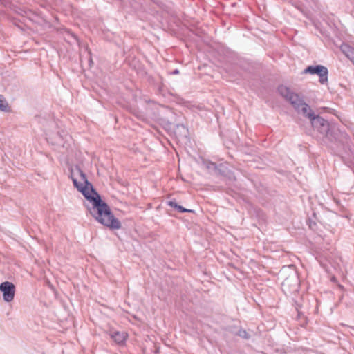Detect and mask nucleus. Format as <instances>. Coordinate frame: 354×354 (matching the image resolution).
I'll return each instance as SVG.
<instances>
[{
	"label": "nucleus",
	"mask_w": 354,
	"mask_h": 354,
	"mask_svg": "<svg viewBox=\"0 0 354 354\" xmlns=\"http://www.w3.org/2000/svg\"><path fill=\"white\" fill-rule=\"evenodd\" d=\"M0 290L3 293V299L6 302L13 300L15 294V285L9 281H4L0 284Z\"/></svg>",
	"instance_id": "20e7f679"
},
{
	"label": "nucleus",
	"mask_w": 354,
	"mask_h": 354,
	"mask_svg": "<svg viewBox=\"0 0 354 354\" xmlns=\"http://www.w3.org/2000/svg\"><path fill=\"white\" fill-rule=\"evenodd\" d=\"M178 73H179V71L178 69L174 70L173 72L174 74H178Z\"/></svg>",
	"instance_id": "9b49d317"
},
{
	"label": "nucleus",
	"mask_w": 354,
	"mask_h": 354,
	"mask_svg": "<svg viewBox=\"0 0 354 354\" xmlns=\"http://www.w3.org/2000/svg\"><path fill=\"white\" fill-rule=\"evenodd\" d=\"M80 177V180L72 176L74 186L82 193L84 197L91 203L88 207L90 214L100 224L112 230H118L121 223L115 218L111 212L109 205L103 202L100 196L93 189L92 185L87 180L86 174L80 169H76Z\"/></svg>",
	"instance_id": "f257e3e1"
},
{
	"label": "nucleus",
	"mask_w": 354,
	"mask_h": 354,
	"mask_svg": "<svg viewBox=\"0 0 354 354\" xmlns=\"http://www.w3.org/2000/svg\"><path fill=\"white\" fill-rule=\"evenodd\" d=\"M111 338L118 344H122L127 338V333L125 332L113 331L110 333Z\"/></svg>",
	"instance_id": "39448f33"
},
{
	"label": "nucleus",
	"mask_w": 354,
	"mask_h": 354,
	"mask_svg": "<svg viewBox=\"0 0 354 354\" xmlns=\"http://www.w3.org/2000/svg\"><path fill=\"white\" fill-rule=\"evenodd\" d=\"M239 336L243 337L245 339L248 338V336L245 330H240L239 333Z\"/></svg>",
	"instance_id": "9d476101"
},
{
	"label": "nucleus",
	"mask_w": 354,
	"mask_h": 354,
	"mask_svg": "<svg viewBox=\"0 0 354 354\" xmlns=\"http://www.w3.org/2000/svg\"><path fill=\"white\" fill-rule=\"evenodd\" d=\"M278 91L279 94L288 101L298 113H302L303 115L310 120L313 128L322 134L328 132V122L322 117L315 116L310 106L297 94L292 92L289 88L283 85L279 86Z\"/></svg>",
	"instance_id": "f03ea898"
},
{
	"label": "nucleus",
	"mask_w": 354,
	"mask_h": 354,
	"mask_svg": "<svg viewBox=\"0 0 354 354\" xmlns=\"http://www.w3.org/2000/svg\"><path fill=\"white\" fill-rule=\"evenodd\" d=\"M176 209L179 212H192V211L190 210V209H187L185 207H183V206L181 205H178Z\"/></svg>",
	"instance_id": "6e6552de"
},
{
	"label": "nucleus",
	"mask_w": 354,
	"mask_h": 354,
	"mask_svg": "<svg viewBox=\"0 0 354 354\" xmlns=\"http://www.w3.org/2000/svg\"><path fill=\"white\" fill-rule=\"evenodd\" d=\"M167 205H168L169 206L171 207L175 208V209H176V208H177V207H178V205L176 203V201H168V202H167Z\"/></svg>",
	"instance_id": "1a4fd4ad"
},
{
	"label": "nucleus",
	"mask_w": 354,
	"mask_h": 354,
	"mask_svg": "<svg viewBox=\"0 0 354 354\" xmlns=\"http://www.w3.org/2000/svg\"><path fill=\"white\" fill-rule=\"evenodd\" d=\"M0 111L3 112H8L10 111L9 105L7 101L0 95Z\"/></svg>",
	"instance_id": "0eeeda50"
},
{
	"label": "nucleus",
	"mask_w": 354,
	"mask_h": 354,
	"mask_svg": "<svg viewBox=\"0 0 354 354\" xmlns=\"http://www.w3.org/2000/svg\"><path fill=\"white\" fill-rule=\"evenodd\" d=\"M305 73L316 74L319 77V82L324 84L328 82V71L326 67L322 65L309 66L304 70Z\"/></svg>",
	"instance_id": "7ed1b4c3"
},
{
	"label": "nucleus",
	"mask_w": 354,
	"mask_h": 354,
	"mask_svg": "<svg viewBox=\"0 0 354 354\" xmlns=\"http://www.w3.org/2000/svg\"><path fill=\"white\" fill-rule=\"evenodd\" d=\"M342 53L354 63V48L348 44H343L341 46Z\"/></svg>",
	"instance_id": "423d86ee"
}]
</instances>
